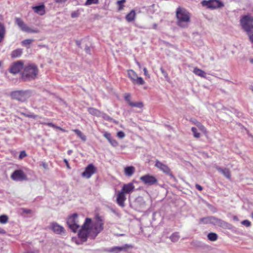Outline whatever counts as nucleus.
<instances>
[{"mask_svg":"<svg viewBox=\"0 0 253 253\" xmlns=\"http://www.w3.org/2000/svg\"><path fill=\"white\" fill-rule=\"evenodd\" d=\"M125 133L122 131H119L117 134V137L119 138H123L125 137Z\"/></svg>","mask_w":253,"mask_h":253,"instance_id":"obj_42","label":"nucleus"},{"mask_svg":"<svg viewBox=\"0 0 253 253\" xmlns=\"http://www.w3.org/2000/svg\"><path fill=\"white\" fill-rule=\"evenodd\" d=\"M132 247L130 245L125 244L121 247H114L110 249V252L113 253H119L120 252L126 251L128 248H131Z\"/></svg>","mask_w":253,"mask_h":253,"instance_id":"obj_15","label":"nucleus"},{"mask_svg":"<svg viewBox=\"0 0 253 253\" xmlns=\"http://www.w3.org/2000/svg\"><path fill=\"white\" fill-rule=\"evenodd\" d=\"M195 187H196V189L199 191H202L203 189L202 186H201L200 185H199L198 184H196Z\"/></svg>","mask_w":253,"mask_h":253,"instance_id":"obj_50","label":"nucleus"},{"mask_svg":"<svg viewBox=\"0 0 253 253\" xmlns=\"http://www.w3.org/2000/svg\"><path fill=\"white\" fill-rule=\"evenodd\" d=\"M208 238L211 241H215L217 239V235L213 232H211L208 235Z\"/></svg>","mask_w":253,"mask_h":253,"instance_id":"obj_29","label":"nucleus"},{"mask_svg":"<svg viewBox=\"0 0 253 253\" xmlns=\"http://www.w3.org/2000/svg\"><path fill=\"white\" fill-rule=\"evenodd\" d=\"M25 115L27 117H28L29 118H31L36 119V118H40L39 116H38L37 115H34V114H27V115Z\"/></svg>","mask_w":253,"mask_h":253,"instance_id":"obj_48","label":"nucleus"},{"mask_svg":"<svg viewBox=\"0 0 253 253\" xmlns=\"http://www.w3.org/2000/svg\"><path fill=\"white\" fill-rule=\"evenodd\" d=\"M135 16L136 13L135 11L134 10H132L126 15V19L127 22H130L134 20Z\"/></svg>","mask_w":253,"mask_h":253,"instance_id":"obj_23","label":"nucleus"},{"mask_svg":"<svg viewBox=\"0 0 253 253\" xmlns=\"http://www.w3.org/2000/svg\"><path fill=\"white\" fill-rule=\"evenodd\" d=\"M64 162H65V163L66 164V166H67V167L68 168V169H70V166H69V163H68V162L67 160H66V159H64Z\"/></svg>","mask_w":253,"mask_h":253,"instance_id":"obj_53","label":"nucleus"},{"mask_svg":"<svg viewBox=\"0 0 253 253\" xmlns=\"http://www.w3.org/2000/svg\"><path fill=\"white\" fill-rule=\"evenodd\" d=\"M11 178L14 180L23 181L26 179V175L21 170H16L11 174Z\"/></svg>","mask_w":253,"mask_h":253,"instance_id":"obj_11","label":"nucleus"},{"mask_svg":"<svg viewBox=\"0 0 253 253\" xmlns=\"http://www.w3.org/2000/svg\"><path fill=\"white\" fill-rule=\"evenodd\" d=\"M54 128L59 129H60V130H62V131H63L64 132L65 131V130L64 129H63L62 128H61V127H60L59 126H55V127H54Z\"/></svg>","mask_w":253,"mask_h":253,"instance_id":"obj_56","label":"nucleus"},{"mask_svg":"<svg viewBox=\"0 0 253 253\" xmlns=\"http://www.w3.org/2000/svg\"><path fill=\"white\" fill-rule=\"evenodd\" d=\"M67 0H55L57 3H63L65 2Z\"/></svg>","mask_w":253,"mask_h":253,"instance_id":"obj_54","label":"nucleus"},{"mask_svg":"<svg viewBox=\"0 0 253 253\" xmlns=\"http://www.w3.org/2000/svg\"><path fill=\"white\" fill-rule=\"evenodd\" d=\"M193 73L201 77L206 78V73L202 70L197 67L194 68Z\"/></svg>","mask_w":253,"mask_h":253,"instance_id":"obj_24","label":"nucleus"},{"mask_svg":"<svg viewBox=\"0 0 253 253\" xmlns=\"http://www.w3.org/2000/svg\"><path fill=\"white\" fill-rule=\"evenodd\" d=\"M46 125L52 127L53 128H54V127H55V125L52 123H47Z\"/></svg>","mask_w":253,"mask_h":253,"instance_id":"obj_52","label":"nucleus"},{"mask_svg":"<svg viewBox=\"0 0 253 253\" xmlns=\"http://www.w3.org/2000/svg\"><path fill=\"white\" fill-rule=\"evenodd\" d=\"M161 71H162V73H163V74H164V75L166 77V75H165V73L164 71L163 70V69H162L161 68Z\"/></svg>","mask_w":253,"mask_h":253,"instance_id":"obj_62","label":"nucleus"},{"mask_svg":"<svg viewBox=\"0 0 253 253\" xmlns=\"http://www.w3.org/2000/svg\"><path fill=\"white\" fill-rule=\"evenodd\" d=\"M177 24L182 28L187 27L190 22V13L185 8L179 7L176 11Z\"/></svg>","mask_w":253,"mask_h":253,"instance_id":"obj_2","label":"nucleus"},{"mask_svg":"<svg viewBox=\"0 0 253 253\" xmlns=\"http://www.w3.org/2000/svg\"><path fill=\"white\" fill-rule=\"evenodd\" d=\"M32 93L30 90H16L10 93L11 98L20 101L24 102L31 96Z\"/></svg>","mask_w":253,"mask_h":253,"instance_id":"obj_5","label":"nucleus"},{"mask_svg":"<svg viewBox=\"0 0 253 253\" xmlns=\"http://www.w3.org/2000/svg\"><path fill=\"white\" fill-rule=\"evenodd\" d=\"M222 222V220L219 219H217L214 217H206L201 218L200 219V222L203 223L204 224H208V223H220Z\"/></svg>","mask_w":253,"mask_h":253,"instance_id":"obj_14","label":"nucleus"},{"mask_svg":"<svg viewBox=\"0 0 253 253\" xmlns=\"http://www.w3.org/2000/svg\"><path fill=\"white\" fill-rule=\"evenodd\" d=\"M40 124H44V125H46V124L47 123H45V122H40Z\"/></svg>","mask_w":253,"mask_h":253,"instance_id":"obj_63","label":"nucleus"},{"mask_svg":"<svg viewBox=\"0 0 253 253\" xmlns=\"http://www.w3.org/2000/svg\"><path fill=\"white\" fill-rule=\"evenodd\" d=\"M125 100L127 101V103L130 105V95L129 94H126L125 96Z\"/></svg>","mask_w":253,"mask_h":253,"instance_id":"obj_46","label":"nucleus"},{"mask_svg":"<svg viewBox=\"0 0 253 253\" xmlns=\"http://www.w3.org/2000/svg\"><path fill=\"white\" fill-rule=\"evenodd\" d=\"M140 179L146 185H151L157 182V178L149 174L142 176L140 177Z\"/></svg>","mask_w":253,"mask_h":253,"instance_id":"obj_12","label":"nucleus"},{"mask_svg":"<svg viewBox=\"0 0 253 253\" xmlns=\"http://www.w3.org/2000/svg\"><path fill=\"white\" fill-rule=\"evenodd\" d=\"M136 63L137 65H138V67L139 68H141V65H140V64L138 62H137V61H136Z\"/></svg>","mask_w":253,"mask_h":253,"instance_id":"obj_59","label":"nucleus"},{"mask_svg":"<svg viewBox=\"0 0 253 253\" xmlns=\"http://www.w3.org/2000/svg\"><path fill=\"white\" fill-rule=\"evenodd\" d=\"M8 216L6 215H1L0 216V223L1 224H5L8 222Z\"/></svg>","mask_w":253,"mask_h":253,"instance_id":"obj_32","label":"nucleus"},{"mask_svg":"<svg viewBox=\"0 0 253 253\" xmlns=\"http://www.w3.org/2000/svg\"><path fill=\"white\" fill-rule=\"evenodd\" d=\"M99 117L103 118L104 120L108 121H111L112 119L108 115L103 112H100V114Z\"/></svg>","mask_w":253,"mask_h":253,"instance_id":"obj_31","label":"nucleus"},{"mask_svg":"<svg viewBox=\"0 0 253 253\" xmlns=\"http://www.w3.org/2000/svg\"><path fill=\"white\" fill-rule=\"evenodd\" d=\"M33 42V40L32 39H26L22 42V44L23 45L27 46L31 44Z\"/></svg>","mask_w":253,"mask_h":253,"instance_id":"obj_39","label":"nucleus"},{"mask_svg":"<svg viewBox=\"0 0 253 253\" xmlns=\"http://www.w3.org/2000/svg\"><path fill=\"white\" fill-rule=\"evenodd\" d=\"M5 34V29L3 24L0 22V43L2 41Z\"/></svg>","mask_w":253,"mask_h":253,"instance_id":"obj_25","label":"nucleus"},{"mask_svg":"<svg viewBox=\"0 0 253 253\" xmlns=\"http://www.w3.org/2000/svg\"><path fill=\"white\" fill-rule=\"evenodd\" d=\"M0 234H5L6 233L5 231L3 229L1 228L0 227Z\"/></svg>","mask_w":253,"mask_h":253,"instance_id":"obj_55","label":"nucleus"},{"mask_svg":"<svg viewBox=\"0 0 253 253\" xmlns=\"http://www.w3.org/2000/svg\"><path fill=\"white\" fill-rule=\"evenodd\" d=\"M197 127L204 133L206 134L207 133L206 128L201 123L197 126Z\"/></svg>","mask_w":253,"mask_h":253,"instance_id":"obj_37","label":"nucleus"},{"mask_svg":"<svg viewBox=\"0 0 253 253\" xmlns=\"http://www.w3.org/2000/svg\"><path fill=\"white\" fill-rule=\"evenodd\" d=\"M191 131L193 133V136L196 138H199L200 137L201 134L200 133L198 132L197 129L195 127H192L191 128Z\"/></svg>","mask_w":253,"mask_h":253,"instance_id":"obj_33","label":"nucleus"},{"mask_svg":"<svg viewBox=\"0 0 253 253\" xmlns=\"http://www.w3.org/2000/svg\"><path fill=\"white\" fill-rule=\"evenodd\" d=\"M79 16V13L77 11H74L71 13V17L72 18H76Z\"/></svg>","mask_w":253,"mask_h":253,"instance_id":"obj_47","label":"nucleus"},{"mask_svg":"<svg viewBox=\"0 0 253 253\" xmlns=\"http://www.w3.org/2000/svg\"><path fill=\"white\" fill-rule=\"evenodd\" d=\"M85 50L87 53H89L90 50L89 47L88 46H86L85 48Z\"/></svg>","mask_w":253,"mask_h":253,"instance_id":"obj_58","label":"nucleus"},{"mask_svg":"<svg viewBox=\"0 0 253 253\" xmlns=\"http://www.w3.org/2000/svg\"><path fill=\"white\" fill-rule=\"evenodd\" d=\"M126 2V0H120L117 1V3L118 5V10L121 11L124 8V3Z\"/></svg>","mask_w":253,"mask_h":253,"instance_id":"obj_34","label":"nucleus"},{"mask_svg":"<svg viewBox=\"0 0 253 253\" xmlns=\"http://www.w3.org/2000/svg\"><path fill=\"white\" fill-rule=\"evenodd\" d=\"M127 75L133 84L142 85L144 84V81L141 77H138L137 74L132 70L127 71Z\"/></svg>","mask_w":253,"mask_h":253,"instance_id":"obj_9","label":"nucleus"},{"mask_svg":"<svg viewBox=\"0 0 253 253\" xmlns=\"http://www.w3.org/2000/svg\"><path fill=\"white\" fill-rule=\"evenodd\" d=\"M73 131L82 140L84 141L86 140V136L82 133L81 131L78 129H74Z\"/></svg>","mask_w":253,"mask_h":253,"instance_id":"obj_28","label":"nucleus"},{"mask_svg":"<svg viewBox=\"0 0 253 253\" xmlns=\"http://www.w3.org/2000/svg\"><path fill=\"white\" fill-rule=\"evenodd\" d=\"M78 218V214L75 213L70 216L67 221L69 228L74 232H76L80 228Z\"/></svg>","mask_w":253,"mask_h":253,"instance_id":"obj_6","label":"nucleus"},{"mask_svg":"<svg viewBox=\"0 0 253 253\" xmlns=\"http://www.w3.org/2000/svg\"><path fill=\"white\" fill-rule=\"evenodd\" d=\"M242 224L246 227H249L251 225V223L248 220H244L242 222Z\"/></svg>","mask_w":253,"mask_h":253,"instance_id":"obj_43","label":"nucleus"},{"mask_svg":"<svg viewBox=\"0 0 253 253\" xmlns=\"http://www.w3.org/2000/svg\"><path fill=\"white\" fill-rule=\"evenodd\" d=\"M134 189V186L131 182L125 184L123 185L122 191L125 194H129L131 193Z\"/></svg>","mask_w":253,"mask_h":253,"instance_id":"obj_19","label":"nucleus"},{"mask_svg":"<svg viewBox=\"0 0 253 253\" xmlns=\"http://www.w3.org/2000/svg\"><path fill=\"white\" fill-rule=\"evenodd\" d=\"M240 24L247 33L251 42L253 43V16L249 14L243 16L240 19Z\"/></svg>","mask_w":253,"mask_h":253,"instance_id":"obj_3","label":"nucleus"},{"mask_svg":"<svg viewBox=\"0 0 253 253\" xmlns=\"http://www.w3.org/2000/svg\"><path fill=\"white\" fill-rule=\"evenodd\" d=\"M143 70L144 71V74L145 75V76L149 77V74L147 70V69L145 67H144L143 68Z\"/></svg>","mask_w":253,"mask_h":253,"instance_id":"obj_51","label":"nucleus"},{"mask_svg":"<svg viewBox=\"0 0 253 253\" xmlns=\"http://www.w3.org/2000/svg\"><path fill=\"white\" fill-rule=\"evenodd\" d=\"M190 121L193 124L197 126L200 123V122H198L196 119L192 118L190 120Z\"/></svg>","mask_w":253,"mask_h":253,"instance_id":"obj_45","label":"nucleus"},{"mask_svg":"<svg viewBox=\"0 0 253 253\" xmlns=\"http://www.w3.org/2000/svg\"><path fill=\"white\" fill-rule=\"evenodd\" d=\"M130 106L132 107H135L139 108H141L143 107V104L141 102H130Z\"/></svg>","mask_w":253,"mask_h":253,"instance_id":"obj_35","label":"nucleus"},{"mask_svg":"<svg viewBox=\"0 0 253 253\" xmlns=\"http://www.w3.org/2000/svg\"><path fill=\"white\" fill-rule=\"evenodd\" d=\"M197 127L204 133L206 134L207 133L206 128L201 123L197 126Z\"/></svg>","mask_w":253,"mask_h":253,"instance_id":"obj_38","label":"nucleus"},{"mask_svg":"<svg viewBox=\"0 0 253 253\" xmlns=\"http://www.w3.org/2000/svg\"><path fill=\"white\" fill-rule=\"evenodd\" d=\"M32 9L35 13L40 15H43L45 13V6L44 4L33 6Z\"/></svg>","mask_w":253,"mask_h":253,"instance_id":"obj_20","label":"nucleus"},{"mask_svg":"<svg viewBox=\"0 0 253 253\" xmlns=\"http://www.w3.org/2000/svg\"><path fill=\"white\" fill-rule=\"evenodd\" d=\"M103 221L99 217H97L94 221H92L89 218H86L79 230V237L83 242L86 240L88 236L94 239L103 230Z\"/></svg>","mask_w":253,"mask_h":253,"instance_id":"obj_1","label":"nucleus"},{"mask_svg":"<svg viewBox=\"0 0 253 253\" xmlns=\"http://www.w3.org/2000/svg\"><path fill=\"white\" fill-rule=\"evenodd\" d=\"M88 111L90 114L98 117H99L101 112L98 110L95 109L94 108H88Z\"/></svg>","mask_w":253,"mask_h":253,"instance_id":"obj_26","label":"nucleus"},{"mask_svg":"<svg viewBox=\"0 0 253 253\" xmlns=\"http://www.w3.org/2000/svg\"><path fill=\"white\" fill-rule=\"evenodd\" d=\"M179 238H180V237L178 235V233L176 232V233H173L171 235V236L170 237V239L172 242H176L178 241Z\"/></svg>","mask_w":253,"mask_h":253,"instance_id":"obj_30","label":"nucleus"},{"mask_svg":"<svg viewBox=\"0 0 253 253\" xmlns=\"http://www.w3.org/2000/svg\"><path fill=\"white\" fill-rule=\"evenodd\" d=\"M159 169L166 174L171 177H173V175L170 169L167 165L159 162Z\"/></svg>","mask_w":253,"mask_h":253,"instance_id":"obj_18","label":"nucleus"},{"mask_svg":"<svg viewBox=\"0 0 253 253\" xmlns=\"http://www.w3.org/2000/svg\"><path fill=\"white\" fill-rule=\"evenodd\" d=\"M41 166H42L45 169H48V165L45 162H42L41 164Z\"/></svg>","mask_w":253,"mask_h":253,"instance_id":"obj_49","label":"nucleus"},{"mask_svg":"<svg viewBox=\"0 0 253 253\" xmlns=\"http://www.w3.org/2000/svg\"><path fill=\"white\" fill-rule=\"evenodd\" d=\"M76 44L78 46H80L81 44V41H76Z\"/></svg>","mask_w":253,"mask_h":253,"instance_id":"obj_57","label":"nucleus"},{"mask_svg":"<svg viewBox=\"0 0 253 253\" xmlns=\"http://www.w3.org/2000/svg\"><path fill=\"white\" fill-rule=\"evenodd\" d=\"M155 166H156V167H158V166H159V164H158V161H156V163H155Z\"/></svg>","mask_w":253,"mask_h":253,"instance_id":"obj_61","label":"nucleus"},{"mask_svg":"<svg viewBox=\"0 0 253 253\" xmlns=\"http://www.w3.org/2000/svg\"><path fill=\"white\" fill-rule=\"evenodd\" d=\"M99 2L98 0H86L84 3L86 6L90 5L92 4H97Z\"/></svg>","mask_w":253,"mask_h":253,"instance_id":"obj_36","label":"nucleus"},{"mask_svg":"<svg viewBox=\"0 0 253 253\" xmlns=\"http://www.w3.org/2000/svg\"><path fill=\"white\" fill-rule=\"evenodd\" d=\"M135 168L133 166L126 167L124 169V173L126 176L131 177L135 172Z\"/></svg>","mask_w":253,"mask_h":253,"instance_id":"obj_21","label":"nucleus"},{"mask_svg":"<svg viewBox=\"0 0 253 253\" xmlns=\"http://www.w3.org/2000/svg\"><path fill=\"white\" fill-rule=\"evenodd\" d=\"M22 50L21 49H17L12 51L11 53V57L13 58H17L21 55Z\"/></svg>","mask_w":253,"mask_h":253,"instance_id":"obj_27","label":"nucleus"},{"mask_svg":"<svg viewBox=\"0 0 253 253\" xmlns=\"http://www.w3.org/2000/svg\"><path fill=\"white\" fill-rule=\"evenodd\" d=\"M27 156V154L25 151H22L20 152V155L19 156V158L20 159H22L23 158Z\"/></svg>","mask_w":253,"mask_h":253,"instance_id":"obj_44","label":"nucleus"},{"mask_svg":"<svg viewBox=\"0 0 253 253\" xmlns=\"http://www.w3.org/2000/svg\"><path fill=\"white\" fill-rule=\"evenodd\" d=\"M38 68L33 64H29L26 66L22 73V78L24 80H30L34 79L38 74Z\"/></svg>","mask_w":253,"mask_h":253,"instance_id":"obj_4","label":"nucleus"},{"mask_svg":"<svg viewBox=\"0 0 253 253\" xmlns=\"http://www.w3.org/2000/svg\"><path fill=\"white\" fill-rule=\"evenodd\" d=\"M24 212L28 213H30V210H24Z\"/></svg>","mask_w":253,"mask_h":253,"instance_id":"obj_60","label":"nucleus"},{"mask_svg":"<svg viewBox=\"0 0 253 253\" xmlns=\"http://www.w3.org/2000/svg\"><path fill=\"white\" fill-rule=\"evenodd\" d=\"M15 20L16 24L22 31L31 33H37L39 32L37 29H32L28 27L22 19L16 17Z\"/></svg>","mask_w":253,"mask_h":253,"instance_id":"obj_8","label":"nucleus"},{"mask_svg":"<svg viewBox=\"0 0 253 253\" xmlns=\"http://www.w3.org/2000/svg\"><path fill=\"white\" fill-rule=\"evenodd\" d=\"M125 193L122 191H119L117 197V203L121 207H124V202L126 200V197L125 195Z\"/></svg>","mask_w":253,"mask_h":253,"instance_id":"obj_17","label":"nucleus"},{"mask_svg":"<svg viewBox=\"0 0 253 253\" xmlns=\"http://www.w3.org/2000/svg\"><path fill=\"white\" fill-rule=\"evenodd\" d=\"M50 228L56 234H61L64 232V228L56 223H52L50 225Z\"/></svg>","mask_w":253,"mask_h":253,"instance_id":"obj_16","label":"nucleus"},{"mask_svg":"<svg viewBox=\"0 0 253 253\" xmlns=\"http://www.w3.org/2000/svg\"><path fill=\"white\" fill-rule=\"evenodd\" d=\"M108 141L110 142L111 145L113 147H117L118 146V142L113 138H112L111 139H110L109 141Z\"/></svg>","mask_w":253,"mask_h":253,"instance_id":"obj_40","label":"nucleus"},{"mask_svg":"<svg viewBox=\"0 0 253 253\" xmlns=\"http://www.w3.org/2000/svg\"><path fill=\"white\" fill-rule=\"evenodd\" d=\"M103 136L108 140L109 141L112 137L111 136V134L110 133L105 131L103 133Z\"/></svg>","mask_w":253,"mask_h":253,"instance_id":"obj_41","label":"nucleus"},{"mask_svg":"<svg viewBox=\"0 0 253 253\" xmlns=\"http://www.w3.org/2000/svg\"><path fill=\"white\" fill-rule=\"evenodd\" d=\"M216 169L219 171L221 172L223 175L226 177L228 179H230L231 178V173L229 169L225 168L222 169L220 167L216 168Z\"/></svg>","mask_w":253,"mask_h":253,"instance_id":"obj_22","label":"nucleus"},{"mask_svg":"<svg viewBox=\"0 0 253 253\" xmlns=\"http://www.w3.org/2000/svg\"><path fill=\"white\" fill-rule=\"evenodd\" d=\"M96 169L92 165H88L85 168L84 171L82 173V176L87 179L89 178L96 172Z\"/></svg>","mask_w":253,"mask_h":253,"instance_id":"obj_10","label":"nucleus"},{"mask_svg":"<svg viewBox=\"0 0 253 253\" xmlns=\"http://www.w3.org/2000/svg\"><path fill=\"white\" fill-rule=\"evenodd\" d=\"M72 150H69V151H68V154L70 155V154L72 153Z\"/></svg>","mask_w":253,"mask_h":253,"instance_id":"obj_64","label":"nucleus"},{"mask_svg":"<svg viewBox=\"0 0 253 253\" xmlns=\"http://www.w3.org/2000/svg\"><path fill=\"white\" fill-rule=\"evenodd\" d=\"M23 68V63L22 61H18L14 63L11 66L10 72L16 74L18 73Z\"/></svg>","mask_w":253,"mask_h":253,"instance_id":"obj_13","label":"nucleus"},{"mask_svg":"<svg viewBox=\"0 0 253 253\" xmlns=\"http://www.w3.org/2000/svg\"><path fill=\"white\" fill-rule=\"evenodd\" d=\"M204 6L210 9H216L224 6L223 4L219 0H204L201 2Z\"/></svg>","mask_w":253,"mask_h":253,"instance_id":"obj_7","label":"nucleus"}]
</instances>
